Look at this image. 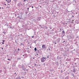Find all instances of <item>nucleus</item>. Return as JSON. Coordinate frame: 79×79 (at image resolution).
<instances>
[{
    "instance_id": "1",
    "label": "nucleus",
    "mask_w": 79,
    "mask_h": 79,
    "mask_svg": "<svg viewBox=\"0 0 79 79\" xmlns=\"http://www.w3.org/2000/svg\"><path fill=\"white\" fill-rule=\"evenodd\" d=\"M37 53H38V54H39L40 55H42V51H41V50H37Z\"/></svg>"
},
{
    "instance_id": "2",
    "label": "nucleus",
    "mask_w": 79,
    "mask_h": 79,
    "mask_svg": "<svg viewBox=\"0 0 79 79\" xmlns=\"http://www.w3.org/2000/svg\"><path fill=\"white\" fill-rule=\"evenodd\" d=\"M46 60V57H43L41 59V62H45Z\"/></svg>"
},
{
    "instance_id": "3",
    "label": "nucleus",
    "mask_w": 79,
    "mask_h": 79,
    "mask_svg": "<svg viewBox=\"0 0 79 79\" xmlns=\"http://www.w3.org/2000/svg\"><path fill=\"white\" fill-rule=\"evenodd\" d=\"M46 48L47 46H46L45 44H44L42 45V49H43L44 50H46Z\"/></svg>"
},
{
    "instance_id": "4",
    "label": "nucleus",
    "mask_w": 79,
    "mask_h": 79,
    "mask_svg": "<svg viewBox=\"0 0 79 79\" xmlns=\"http://www.w3.org/2000/svg\"><path fill=\"white\" fill-rule=\"evenodd\" d=\"M22 74L23 75H26V70H24V71L22 72Z\"/></svg>"
},
{
    "instance_id": "5",
    "label": "nucleus",
    "mask_w": 79,
    "mask_h": 79,
    "mask_svg": "<svg viewBox=\"0 0 79 79\" xmlns=\"http://www.w3.org/2000/svg\"><path fill=\"white\" fill-rule=\"evenodd\" d=\"M52 43L54 44H56V40H53L52 41Z\"/></svg>"
},
{
    "instance_id": "6",
    "label": "nucleus",
    "mask_w": 79,
    "mask_h": 79,
    "mask_svg": "<svg viewBox=\"0 0 79 79\" xmlns=\"http://www.w3.org/2000/svg\"><path fill=\"white\" fill-rule=\"evenodd\" d=\"M16 51H15L14 52H13V54L15 56H16V55L18 54V52L16 53Z\"/></svg>"
},
{
    "instance_id": "7",
    "label": "nucleus",
    "mask_w": 79,
    "mask_h": 79,
    "mask_svg": "<svg viewBox=\"0 0 79 79\" xmlns=\"http://www.w3.org/2000/svg\"><path fill=\"white\" fill-rule=\"evenodd\" d=\"M41 17H38L37 20L38 21H39L40 20V19H41Z\"/></svg>"
},
{
    "instance_id": "8",
    "label": "nucleus",
    "mask_w": 79,
    "mask_h": 79,
    "mask_svg": "<svg viewBox=\"0 0 79 79\" xmlns=\"http://www.w3.org/2000/svg\"><path fill=\"white\" fill-rule=\"evenodd\" d=\"M73 68H74L73 69V71H72L73 72V73H76L75 70V68L74 67V66H73Z\"/></svg>"
},
{
    "instance_id": "9",
    "label": "nucleus",
    "mask_w": 79,
    "mask_h": 79,
    "mask_svg": "<svg viewBox=\"0 0 79 79\" xmlns=\"http://www.w3.org/2000/svg\"><path fill=\"white\" fill-rule=\"evenodd\" d=\"M56 40V42H57L58 43H58H59V42L60 41V39H57Z\"/></svg>"
},
{
    "instance_id": "10",
    "label": "nucleus",
    "mask_w": 79,
    "mask_h": 79,
    "mask_svg": "<svg viewBox=\"0 0 79 79\" xmlns=\"http://www.w3.org/2000/svg\"><path fill=\"white\" fill-rule=\"evenodd\" d=\"M7 3H10L11 2V0H6Z\"/></svg>"
},
{
    "instance_id": "11",
    "label": "nucleus",
    "mask_w": 79,
    "mask_h": 79,
    "mask_svg": "<svg viewBox=\"0 0 79 79\" xmlns=\"http://www.w3.org/2000/svg\"><path fill=\"white\" fill-rule=\"evenodd\" d=\"M22 15H21V17H19V16L17 17V18H18V19H22Z\"/></svg>"
},
{
    "instance_id": "12",
    "label": "nucleus",
    "mask_w": 79,
    "mask_h": 79,
    "mask_svg": "<svg viewBox=\"0 0 79 79\" xmlns=\"http://www.w3.org/2000/svg\"><path fill=\"white\" fill-rule=\"evenodd\" d=\"M79 60V58H74V59H73V61H76V60Z\"/></svg>"
},
{
    "instance_id": "13",
    "label": "nucleus",
    "mask_w": 79,
    "mask_h": 79,
    "mask_svg": "<svg viewBox=\"0 0 79 79\" xmlns=\"http://www.w3.org/2000/svg\"><path fill=\"white\" fill-rule=\"evenodd\" d=\"M20 5H21V2H19L17 4V6H19Z\"/></svg>"
},
{
    "instance_id": "14",
    "label": "nucleus",
    "mask_w": 79,
    "mask_h": 79,
    "mask_svg": "<svg viewBox=\"0 0 79 79\" xmlns=\"http://www.w3.org/2000/svg\"><path fill=\"white\" fill-rule=\"evenodd\" d=\"M69 77H66L64 79H69Z\"/></svg>"
},
{
    "instance_id": "15",
    "label": "nucleus",
    "mask_w": 79,
    "mask_h": 79,
    "mask_svg": "<svg viewBox=\"0 0 79 79\" xmlns=\"http://www.w3.org/2000/svg\"><path fill=\"white\" fill-rule=\"evenodd\" d=\"M20 45H23V46H24V44H23V43H21L20 44Z\"/></svg>"
},
{
    "instance_id": "16",
    "label": "nucleus",
    "mask_w": 79,
    "mask_h": 79,
    "mask_svg": "<svg viewBox=\"0 0 79 79\" xmlns=\"http://www.w3.org/2000/svg\"><path fill=\"white\" fill-rule=\"evenodd\" d=\"M17 60H21V57H19V58H17Z\"/></svg>"
},
{
    "instance_id": "17",
    "label": "nucleus",
    "mask_w": 79,
    "mask_h": 79,
    "mask_svg": "<svg viewBox=\"0 0 79 79\" xmlns=\"http://www.w3.org/2000/svg\"><path fill=\"white\" fill-rule=\"evenodd\" d=\"M17 77H18V78H20V75H19Z\"/></svg>"
},
{
    "instance_id": "18",
    "label": "nucleus",
    "mask_w": 79,
    "mask_h": 79,
    "mask_svg": "<svg viewBox=\"0 0 79 79\" xmlns=\"http://www.w3.org/2000/svg\"><path fill=\"white\" fill-rule=\"evenodd\" d=\"M34 50L35 51H37V48H34Z\"/></svg>"
},
{
    "instance_id": "19",
    "label": "nucleus",
    "mask_w": 79,
    "mask_h": 79,
    "mask_svg": "<svg viewBox=\"0 0 79 79\" xmlns=\"http://www.w3.org/2000/svg\"><path fill=\"white\" fill-rule=\"evenodd\" d=\"M56 64L57 66H58V62H56Z\"/></svg>"
},
{
    "instance_id": "20",
    "label": "nucleus",
    "mask_w": 79,
    "mask_h": 79,
    "mask_svg": "<svg viewBox=\"0 0 79 79\" xmlns=\"http://www.w3.org/2000/svg\"><path fill=\"white\" fill-rule=\"evenodd\" d=\"M20 68H22L23 67V65H20Z\"/></svg>"
},
{
    "instance_id": "21",
    "label": "nucleus",
    "mask_w": 79,
    "mask_h": 79,
    "mask_svg": "<svg viewBox=\"0 0 79 79\" xmlns=\"http://www.w3.org/2000/svg\"><path fill=\"white\" fill-rule=\"evenodd\" d=\"M62 24H63V25H64V24H65V23L64 22H62Z\"/></svg>"
},
{
    "instance_id": "22",
    "label": "nucleus",
    "mask_w": 79,
    "mask_h": 79,
    "mask_svg": "<svg viewBox=\"0 0 79 79\" xmlns=\"http://www.w3.org/2000/svg\"><path fill=\"white\" fill-rule=\"evenodd\" d=\"M16 74V73H14V75H15V76H17V74Z\"/></svg>"
},
{
    "instance_id": "23",
    "label": "nucleus",
    "mask_w": 79,
    "mask_h": 79,
    "mask_svg": "<svg viewBox=\"0 0 79 79\" xmlns=\"http://www.w3.org/2000/svg\"><path fill=\"white\" fill-rule=\"evenodd\" d=\"M16 79H21V78H18V77H17L16 78Z\"/></svg>"
},
{
    "instance_id": "24",
    "label": "nucleus",
    "mask_w": 79,
    "mask_h": 79,
    "mask_svg": "<svg viewBox=\"0 0 79 79\" xmlns=\"http://www.w3.org/2000/svg\"><path fill=\"white\" fill-rule=\"evenodd\" d=\"M63 34H64V31H63L62 32Z\"/></svg>"
},
{
    "instance_id": "25",
    "label": "nucleus",
    "mask_w": 79,
    "mask_h": 79,
    "mask_svg": "<svg viewBox=\"0 0 79 79\" xmlns=\"http://www.w3.org/2000/svg\"><path fill=\"white\" fill-rule=\"evenodd\" d=\"M57 59H60V57H59V56H58L57 57Z\"/></svg>"
},
{
    "instance_id": "26",
    "label": "nucleus",
    "mask_w": 79,
    "mask_h": 79,
    "mask_svg": "<svg viewBox=\"0 0 79 79\" xmlns=\"http://www.w3.org/2000/svg\"><path fill=\"white\" fill-rule=\"evenodd\" d=\"M27 13H28V12H25L26 15H27Z\"/></svg>"
},
{
    "instance_id": "27",
    "label": "nucleus",
    "mask_w": 79,
    "mask_h": 79,
    "mask_svg": "<svg viewBox=\"0 0 79 79\" xmlns=\"http://www.w3.org/2000/svg\"><path fill=\"white\" fill-rule=\"evenodd\" d=\"M17 15H19V13H17Z\"/></svg>"
},
{
    "instance_id": "28",
    "label": "nucleus",
    "mask_w": 79,
    "mask_h": 79,
    "mask_svg": "<svg viewBox=\"0 0 79 79\" xmlns=\"http://www.w3.org/2000/svg\"><path fill=\"white\" fill-rule=\"evenodd\" d=\"M49 28H50V29H52V27H50Z\"/></svg>"
},
{
    "instance_id": "29",
    "label": "nucleus",
    "mask_w": 79,
    "mask_h": 79,
    "mask_svg": "<svg viewBox=\"0 0 79 79\" xmlns=\"http://www.w3.org/2000/svg\"><path fill=\"white\" fill-rule=\"evenodd\" d=\"M49 58V57L48 56L47 57V58H46V59H47V58Z\"/></svg>"
},
{
    "instance_id": "30",
    "label": "nucleus",
    "mask_w": 79,
    "mask_h": 79,
    "mask_svg": "<svg viewBox=\"0 0 79 79\" xmlns=\"http://www.w3.org/2000/svg\"><path fill=\"white\" fill-rule=\"evenodd\" d=\"M2 33H4V34H6V33L5 32V31H3Z\"/></svg>"
},
{
    "instance_id": "31",
    "label": "nucleus",
    "mask_w": 79,
    "mask_h": 79,
    "mask_svg": "<svg viewBox=\"0 0 79 79\" xmlns=\"http://www.w3.org/2000/svg\"><path fill=\"white\" fill-rule=\"evenodd\" d=\"M7 60H10V61H11V60H10L9 59H8Z\"/></svg>"
},
{
    "instance_id": "32",
    "label": "nucleus",
    "mask_w": 79,
    "mask_h": 79,
    "mask_svg": "<svg viewBox=\"0 0 79 79\" xmlns=\"http://www.w3.org/2000/svg\"><path fill=\"white\" fill-rule=\"evenodd\" d=\"M35 66H37V64H35Z\"/></svg>"
},
{
    "instance_id": "33",
    "label": "nucleus",
    "mask_w": 79,
    "mask_h": 79,
    "mask_svg": "<svg viewBox=\"0 0 79 79\" xmlns=\"http://www.w3.org/2000/svg\"><path fill=\"white\" fill-rule=\"evenodd\" d=\"M64 42H65V41L64 40V41H63V43H64Z\"/></svg>"
},
{
    "instance_id": "34",
    "label": "nucleus",
    "mask_w": 79,
    "mask_h": 79,
    "mask_svg": "<svg viewBox=\"0 0 79 79\" xmlns=\"http://www.w3.org/2000/svg\"><path fill=\"white\" fill-rule=\"evenodd\" d=\"M2 42H5V40H3Z\"/></svg>"
},
{
    "instance_id": "35",
    "label": "nucleus",
    "mask_w": 79,
    "mask_h": 79,
    "mask_svg": "<svg viewBox=\"0 0 79 79\" xmlns=\"http://www.w3.org/2000/svg\"><path fill=\"white\" fill-rule=\"evenodd\" d=\"M29 8H27V10H28V11H29Z\"/></svg>"
},
{
    "instance_id": "36",
    "label": "nucleus",
    "mask_w": 79,
    "mask_h": 79,
    "mask_svg": "<svg viewBox=\"0 0 79 79\" xmlns=\"http://www.w3.org/2000/svg\"><path fill=\"white\" fill-rule=\"evenodd\" d=\"M18 51H19V49L18 48Z\"/></svg>"
},
{
    "instance_id": "37",
    "label": "nucleus",
    "mask_w": 79,
    "mask_h": 79,
    "mask_svg": "<svg viewBox=\"0 0 79 79\" xmlns=\"http://www.w3.org/2000/svg\"><path fill=\"white\" fill-rule=\"evenodd\" d=\"M34 36H33L32 37V38H34Z\"/></svg>"
},
{
    "instance_id": "38",
    "label": "nucleus",
    "mask_w": 79,
    "mask_h": 79,
    "mask_svg": "<svg viewBox=\"0 0 79 79\" xmlns=\"http://www.w3.org/2000/svg\"><path fill=\"white\" fill-rule=\"evenodd\" d=\"M54 71V69H52V70H51V71Z\"/></svg>"
},
{
    "instance_id": "39",
    "label": "nucleus",
    "mask_w": 79,
    "mask_h": 79,
    "mask_svg": "<svg viewBox=\"0 0 79 79\" xmlns=\"http://www.w3.org/2000/svg\"><path fill=\"white\" fill-rule=\"evenodd\" d=\"M15 17H16V16H17V15L16 14H15Z\"/></svg>"
},
{
    "instance_id": "40",
    "label": "nucleus",
    "mask_w": 79,
    "mask_h": 79,
    "mask_svg": "<svg viewBox=\"0 0 79 79\" xmlns=\"http://www.w3.org/2000/svg\"><path fill=\"white\" fill-rule=\"evenodd\" d=\"M26 71H28V69H27L26 70Z\"/></svg>"
},
{
    "instance_id": "41",
    "label": "nucleus",
    "mask_w": 79,
    "mask_h": 79,
    "mask_svg": "<svg viewBox=\"0 0 79 79\" xmlns=\"http://www.w3.org/2000/svg\"><path fill=\"white\" fill-rule=\"evenodd\" d=\"M6 25L7 26H8V23H7V24Z\"/></svg>"
},
{
    "instance_id": "42",
    "label": "nucleus",
    "mask_w": 79,
    "mask_h": 79,
    "mask_svg": "<svg viewBox=\"0 0 79 79\" xmlns=\"http://www.w3.org/2000/svg\"><path fill=\"white\" fill-rule=\"evenodd\" d=\"M26 0H24L23 2H26Z\"/></svg>"
},
{
    "instance_id": "43",
    "label": "nucleus",
    "mask_w": 79,
    "mask_h": 79,
    "mask_svg": "<svg viewBox=\"0 0 79 79\" xmlns=\"http://www.w3.org/2000/svg\"><path fill=\"white\" fill-rule=\"evenodd\" d=\"M47 35H49V34L48 33V34H47Z\"/></svg>"
},
{
    "instance_id": "44",
    "label": "nucleus",
    "mask_w": 79,
    "mask_h": 79,
    "mask_svg": "<svg viewBox=\"0 0 79 79\" xmlns=\"http://www.w3.org/2000/svg\"><path fill=\"white\" fill-rule=\"evenodd\" d=\"M33 60H35V58H34V57H33Z\"/></svg>"
},
{
    "instance_id": "45",
    "label": "nucleus",
    "mask_w": 79,
    "mask_h": 79,
    "mask_svg": "<svg viewBox=\"0 0 79 79\" xmlns=\"http://www.w3.org/2000/svg\"><path fill=\"white\" fill-rule=\"evenodd\" d=\"M55 33H57V31H55Z\"/></svg>"
},
{
    "instance_id": "46",
    "label": "nucleus",
    "mask_w": 79,
    "mask_h": 79,
    "mask_svg": "<svg viewBox=\"0 0 79 79\" xmlns=\"http://www.w3.org/2000/svg\"><path fill=\"white\" fill-rule=\"evenodd\" d=\"M2 44H4V43L3 42H2Z\"/></svg>"
},
{
    "instance_id": "47",
    "label": "nucleus",
    "mask_w": 79,
    "mask_h": 79,
    "mask_svg": "<svg viewBox=\"0 0 79 79\" xmlns=\"http://www.w3.org/2000/svg\"><path fill=\"white\" fill-rule=\"evenodd\" d=\"M58 2L59 3H61V1H59Z\"/></svg>"
},
{
    "instance_id": "48",
    "label": "nucleus",
    "mask_w": 79,
    "mask_h": 79,
    "mask_svg": "<svg viewBox=\"0 0 79 79\" xmlns=\"http://www.w3.org/2000/svg\"><path fill=\"white\" fill-rule=\"evenodd\" d=\"M31 7H32V8H34V6H31Z\"/></svg>"
},
{
    "instance_id": "49",
    "label": "nucleus",
    "mask_w": 79,
    "mask_h": 79,
    "mask_svg": "<svg viewBox=\"0 0 79 79\" xmlns=\"http://www.w3.org/2000/svg\"><path fill=\"white\" fill-rule=\"evenodd\" d=\"M6 46H8V44H6Z\"/></svg>"
},
{
    "instance_id": "50",
    "label": "nucleus",
    "mask_w": 79,
    "mask_h": 79,
    "mask_svg": "<svg viewBox=\"0 0 79 79\" xmlns=\"http://www.w3.org/2000/svg\"><path fill=\"white\" fill-rule=\"evenodd\" d=\"M49 50H50V48H49Z\"/></svg>"
},
{
    "instance_id": "51",
    "label": "nucleus",
    "mask_w": 79,
    "mask_h": 79,
    "mask_svg": "<svg viewBox=\"0 0 79 79\" xmlns=\"http://www.w3.org/2000/svg\"><path fill=\"white\" fill-rule=\"evenodd\" d=\"M23 35V34H21V35Z\"/></svg>"
},
{
    "instance_id": "52",
    "label": "nucleus",
    "mask_w": 79,
    "mask_h": 79,
    "mask_svg": "<svg viewBox=\"0 0 79 79\" xmlns=\"http://www.w3.org/2000/svg\"><path fill=\"white\" fill-rule=\"evenodd\" d=\"M77 64L76 63H75L74 64Z\"/></svg>"
},
{
    "instance_id": "53",
    "label": "nucleus",
    "mask_w": 79,
    "mask_h": 79,
    "mask_svg": "<svg viewBox=\"0 0 79 79\" xmlns=\"http://www.w3.org/2000/svg\"><path fill=\"white\" fill-rule=\"evenodd\" d=\"M3 8H4L3 7H2V9H3Z\"/></svg>"
},
{
    "instance_id": "54",
    "label": "nucleus",
    "mask_w": 79,
    "mask_h": 79,
    "mask_svg": "<svg viewBox=\"0 0 79 79\" xmlns=\"http://www.w3.org/2000/svg\"><path fill=\"white\" fill-rule=\"evenodd\" d=\"M41 28H43V27H41Z\"/></svg>"
},
{
    "instance_id": "55",
    "label": "nucleus",
    "mask_w": 79,
    "mask_h": 79,
    "mask_svg": "<svg viewBox=\"0 0 79 79\" xmlns=\"http://www.w3.org/2000/svg\"><path fill=\"white\" fill-rule=\"evenodd\" d=\"M76 14H77V13L76 12Z\"/></svg>"
},
{
    "instance_id": "56",
    "label": "nucleus",
    "mask_w": 79,
    "mask_h": 79,
    "mask_svg": "<svg viewBox=\"0 0 79 79\" xmlns=\"http://www.w3.org/2000/svg\"><path fill=\"white\" fill-rule=\"evenodd\" d=\"M27 49H28V50H29V48H27Z\"/></svg>"
},
{
    "instance_id": "57",
    "label": "nucleus",
    "mask_w": 79,
    "mask_h": 79,
    "mask_svg": "<svg viewBox=\"0 0 79 79\" xmlns=\"http://www.w3.org/2000/svg\"><path fill=\"white\" fill-rule=\"evenodd\" d=\"M2 50H3V48H2Z\"/></svg>"
},
{
    "instance_id": "58",
    "label": "nucleus",
    "mask_w": 79,
    "mask_h": 79,
    "mask_svg": "<svg viewBox=\"0 0 79 79\" xmlns=\"http://www.w3.org/2000/svg\"><path fill=\"white\" fill-rule=\"evenodd\" d=\"M6 24H5V26H6Z\"/></svg>"
},
{
    "instance_id": "59",
    "label": "nucleus",
    "mask_w": 79,
    "mask_h": 79,
    "mask_svg": "<svg viewBox=\"0 0 79 79\" xmlns=\"http://www.w3.org/2000/svg\"><path fill=\"white\" fill-rule=\"evenodd\" d=\"M23 56H24V55H23Z\"/></svg>"
},
{
    "instance_id": "60",
    "label": "nucleus",
    "mask_w": 79,
    "mask_h": 79,
    "mask_svg": "<svg viewBox=\"0 0 79 79\" xmlns=\"http://www.w3.org/2000/svg\"><path fill=\"white\" fill-rule=\"evenodd\" d=\"M34 43H35V42H34Z\"/></svg>"
},
{
    "instance_id": "61",
    "label": "nucleus",
    "mask_w": 79,
    "mask_h": 79,
    "mask_svg": "<svg viewBox=\"0 0 79 79\" xmlns=\"http://www.w3.org/2000/svg\"><path fill=\"white\" fill-rule=\"evenodd\" d=\"M6 5V4H4L5 5Z\"/></svg>"
},
{
    "instance_id": "62",
    "label": "nucleus",
    "mask_w": 79,
    "mask_h": 79,
    "mask_svg": "<svg viewBox=\"0 0 79 79\" xmlns=\"http://www.w3.org/2000/svg\"><path fill=\"white\" fill-rule=\"evenodd\" d=\"M1 9V7H0V10Z\"/></svg>"
},
{
    "instance_id": "63",
    "label": "nucleus",
    "mask_w": 79,
    "mask_h": 79,
    "mask_svg": "<svg viewBox=\"0 0 79 79\" xmlns=\"http://www.w3.org/2000/svg\"><path fill=\"white\" fill-rule=\"evenodd\" d=\"M75 44H77V43H75Z\"/></svg>"
},
{
    "instance_id": "64",
    "label": "nucleus",
    "mask_w": 79,
    "mask_h": 79,
    "mask_svg": "<svg viewBox=\"0 0 79 79\" xmlns=\"http://www.w3.org/2000/svg\"><path fill=\"white\" fill-rule=\"evenodd\" d=\"M52 31H53V30H52Z\"/></svg>"
}]
</instances>
